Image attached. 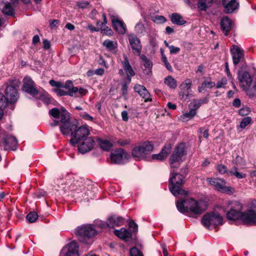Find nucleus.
<instances>
[{
  "label": "nucleus",
  "mask_w": 256,
  "mask_h": 256,
  "mask_svg": "<svg viewBox=\"0 0 256 256\" xmlns=\"http://www.w3.org/2000/svg\"><path fill=\"white\" fill-rule=\"evenodd\" d=\"M178 210L181 213L190 212L192 214L198 216L206 210V204L202 200H196L193 198L178 200L176 202Z\"/></svg>",
  "instance_id": "nucleus-1"
},
{
  "label": "nucleus",
  "mask_w": 256,
  "mask_h": 256,
  "mask_svg": "<svg viewBox=\"0 0 256 256\" xmlns=\"http://www.w3.org/2000/svg\"><path fill=\"white\" fill-rule=\"evenodd\" d=\"M62 132L64 135H70V144L72 146H76L78 142L88 137L90 132L86 126H79L78 122L75 121V124H70L69 127H62Z\"/></svg>",
  "instance_id": "nucleus-2"
},
{
  "label": "nucleus",
  "mask_w": 256,
  "mask_h": 256,
  "mask_svg": "<svg viewBox=\"0 0 256 256\" xmlns=\"http://www.w3.org/2000/svg\"><path fill=\"white\" fill-rule=\"evenodd\" d=\"M226 204L225 210L226 218L230 220H242L243 204L238 201H228Z\"/></svg>",
  "instance_id": "nucleus-3"
},
{
  "label": "nucleus",
  "mask_w": 256,
  "mask_h": 256,
  "mask_svg": "<svg viewBox=\"0 0 256 256\" xmlns=\"http://www.w3.org/2000/svg\"><path fill=\"white\" fill-rule=\"evenodd\" d=\"M172 176L170 178V190L172 194L174 196L179 195L186 196L188 192L182 188L184 183V176L182 174L172 172Z\"/></svg>",
  "instance_id": "nucleus-4"
},
{
  "label": "nucleus",
  "mask_w": 256,
  "mask_h": 256,
  "mask_svg": "<svg viewBox=\"0 0 256 256\" xmlns=\"http://www.w3.org/2000/svg\"><path fill=\"white\" fill-rule=\"evenodd\" d=\"M154 146L150 142H145L134 147L132 150V156L138 160L144 158L146 156L150 153Z\"/></svg>",
  "instance_id": "nucleus-5"
},
{
  "label": "nucleus",
  "mask_w": 256,
  "mask_h": 256,
  "mask_svg": "<svg viewBox=\"0 0 256 256\" xmlns=\"http://www.w3.org/2000/svg\"><path fill=\"white\" fill-rule=\"evenodd\" d=\"M76 234L80 241L84 244H88V239L96 236V231L90 224L83 225L76 229Z\"/></svg>",
  "instance_id": "nucleus-6"
},
{
  "label": "nucleus",
  "mask_w": 256,
  "mask_h": 256,
  "mask_svg": "<svg viewBox=\"0 0 256 256\" xmlns=\"http://www.w3.org/2000/svg\"><path fill=\"white\" fill-rule=\"evenodd\" d=\"M185 144L181 143L178 145L174 148L170 161V164L172 168H178L179 166V162L182 160V158L186 155Z\"/></svg>",
  "instance_id": "nucleus-7"
},
{
  "label": "nucleus",
  "mask_w": 256,
  "mask_h": 256,
  "mask_svg": "<svg viewBox=\"0 0 256 256\" xmlns=\"http://www.w3.org/2000/svg\"><path fill=\"white\" fill-rule=\"evenodd\" d=\"M242 220L246 224H256V200L252 202L248 208L243 212Z\"/></svg>",
  "instance_id": "nucleus-8"
},
{
  "label": "nucleus",
  "mask_w": 256,
  "mask_h": 256,
  "mask_svg": "<svg viewBox=\"0 0 256 256\" xmlns=\"http://www.w3.org/2000/svg\"><path fill=\"white\" fill-rule=\"evenodd\" d=\"M206 181L220 192L226 194H232L234 192L232 187L226 186V182L224 179L209 178H206Z\"/></svg>",
  "instance_id": "nucleus-9"
},
{
  "label": "nucleus",
  "mask_w": 256,
  "mask_h": 256,
  "mask_svg": "<svg viewBox=\"0 0 256 256\" xmlns=\"http://www.w3.org/2000/svg\"><path fill=\"white\" fill-rule=\"evenodd\" d=\"M222 217L219 214L212 212L205 214L202 220V222L206 228H208L212 225L216 227L222 224Z\"/></svg>",
  "instance_id": "nucleus-10"
},
{
  "label": "nucleus",
  "mask_w": 256,
  "mask_h": 256,
  "mask_svg": "<svg viewBox=\"0 0 256 256\" xmlns=\"http://www.w3.org/2000/svg\"><path fill=\"white\" fill-rule=\"evenodd\" d=\"M95 141L94 138L88 136L78 142V149L82 154L90 151L94 147Z\"/></svg>",
  "instance_id": "nucleus-11"
},
{
  "label": "nucleus",
  "mask_w": 256,
  "mask_h": 256,
  "mask_svg": "<svg viewBox=\"0 0 256 256\" xmlns=\"http://www.w3.org/2000/svg\"><path fill=\"white\" fill-rule=\"evenodd\" d=\"M128 158V154L122 148L116 149L110 154L111 160L116 164H122Z\"/></svg>",
  "instance_id": "nucleus-12"
},
{
  "label": "nucleus",
  "mask_w": 256,
  "mask_h": 256,
  "mask_svg": "<svg viewBox=\"0 0 256 256\" xmlns=\"http://www.w3.org/2000/svg\"><path fill=\"white\" fill-rule=\"evenodd\" d=\"M22 86L23 90L34 96L38 94V90L35 86L34 82L30 77H25L24 78Z\"/></svg>",
  "instance_id": "nucleus-13"
},
{
  "label": "nucleus",
  "mask_w": 256,
  "mask_h": 256,
  "mask_svg": "<svg viewBox=\"0 0 256 256\" xmlns=\"http://www.w3.org/2000/svg\"><path fill=\"white\" fill-rule=\"evenodd\" d=\"M5 94L7 100L10 104L16 102L19 98L18 90L12 86H8L6 87Z\"/></svg>",
  "instance_id": "nucleus-14"
},
{
  "label": "nucleus",
  "mask_w": 256,
  "mask_h": 256,
  "mask_svg": "<svg viewBox=\"0 0 256 256\" xmlns=\"http://www.w3.org/2000/svg\"><path fill=\"white\" fill-rule=\"evenodd\" d=\"M128 38L134 54L140 55L142 50V45L140 39L134 34L129 35Z\"/></svg>",
  "instance_id": "nucleus-15"
},
{
  "label": "nucleus",
  "mask_w": 256,
  "mask_h": 256,
  "mask_svg": "<svg viewBox=\"0 0 256 256\" xmlns=\"http://www.w3.org/2000/svg\"><path fill=\"white\" fill-rule=\"evenodd\" d=\"M230 53L232 58L233 64L236 66L244 59V51L237 46H234L230 50Z\"/></svg>",
  "instance_id": "nucleus-16"
},
{
  "label": "nucleus",
  "mask_w": 256,
  "mask_h": 256,
  "mask_svg": "<svg viewBox=\"0 0 256 256\" xmlns=\"http://www.w3.org/2000/svg\"><path fill=\"white\" fill-rule=\"evenodd\" d=\"M238 78L240 86H242L244 90H246L251 84L252 82V79L250 74L247 72H244L241 74L239 72Z\"/></svg>",
  "instance_id": "nucleus-17"
},
{
  "label": "nucleus",
  "mask_w": 256,
  "mask_h": 256,
  "mask_svg": "<svg viewBox=\"0 0 256 256\" xmlns=\"http://www.w3.org/2000/svg\"><path fill=\"white\" fill-rule=\"evenodd\" d=\"M134 88L135 92H138L141 98L144 99L145 102L152 101L150 94L144 86L137 84L134 86Z\"/></svg>",
  "instance_id": "nucleus-18"
},
{
  "label": "nucleus",
  "mask_w": 256,
  "mask_h": 256,
  "mask_svg": "<svg viewBox=\"0 0 256 256\" xmlns=\"http://www.w3.org/2000/svg\"><path fill=\"white\" fill-rule=\"evenodd\" d=\"M124 60L122 62L124 69L126 74L127 78L129 82L131 81V78L135 75V72L130 66L128 58L126 54H123Z\"/></svg>",
  "instance_id": "nucleus-19"
},
{
  "label": "nucleus",
  "mask_w": 256,
  "mask_h": 256,
  "mask_svg": "<svg viewBox=\"0 0 256 256\" xmlns=\"http://www.w3.org/2000/svg\"><path fill=\"white\" fill-rule=\"evenodd\" d=\"M234 26V22L228 16H224L221 19L220 28L226 36L232 30Z\"/></svg>",
  "instance_id": "nucleus-20"
},
{
  "label": "nucleus",
  "mask_w": 256,
  "mask_h": 256,
  "mask_svg": "<svg viewBox=\"0 0 256 256\" xmlns=\"http://www.w3.org/2000/svg\"><path fill=\"white\" fill-rule=\"evenodd\" d=\"M222 4L224 8V12L227 14L233 12L238 6L236 0H222Z\"/></svg>",
  "instance_id": "nucleus-21"
},
{
  "label": "nucleus",
  "mask_w": 256,
  "mask_h": 256,
  "mask_svg": "<svg viewBox=\"0 0 256 256\" xmlns=\"http://www.w3.org/2000/svg\"><path fill=\"white\" fill-rule=\"evenodd\" d=\"M124 224V219L121 216H112L108 218L106 222L108 227L114 228V226H120Z\"/></svg>",
  "instance_id": "nucleus-22"
},
{
  "label": "nucleus",
  "mask_w": 256,
  "mask_h": 256,
  "mask_svg": "<svg viewBox=\"0 0 256 256\" xmlns=\"http://www.w3.org/2000/svg\"><path fill=\"white\" fill-rule=\"evenodd\" d=\"M4 141L6 150H16L18 140L15 137L12 136H8L4 138Z\"/></svg>",
  "instance_id": "nucleus-23"
},
{
  "label": "nucleus",
  "mask_w": 256,
  "mask_h": 256,
  "mask_svg": "<svg viewBox=\"0 0 256 256\" xmlns=\"http://www.w3.org/2000/svg\"><path fill=\"white\" fill-rule=\"evenodd\" d=\"M114 28L118 33L124 34L126 32V29L124 23L118 18H113L112 20Z\"/></svg>",
  "instance_id": "nucleus-24"
},
{
  "label": "nucleus",
  "mask_w": 256,
  "mask_h": 256,
  "mask_svg": "<svg viewBox=\"0 0 256 256\" xmlns=\"http://www.w3.org/2000/svg\"><path fill=\"white\" fill-rule=\"evenodd\" d=\"M114 234L118 238L125 241H128L132 236V233L124 228H121L120 230H114Z\"/></svg>",
  "instance_id": "nucleus-25"
},
{
  "label": "nucleus",
  "mask_w": 256,
  "mask_h": 256,
  "mask_svg": "<svg viewBox=\"0 0 256 256\" xmlns=\"http://www.w3.org/2000/svg\"><path fill=\"white\" fill-rule=\"evenodd\" d=\"M170 147L164 146L160 152L158 154H154L152 155V158L153 160H163L166 158L168 154L170 153Z\"/></svg>",
  "instance_id": "nucleus-26"
},
{
  "label": "nucleus",
  "mask_w": 256,
  "mask_h": 256,
  "mask_svg": "<svg viewBox=\"0 0 256 256\" xmlns=\"http://www.w3.org/2000/svg\"><path fill=\"white\" fill-rule=\"evenodd\" d=\"M60 122L62 123V125L60 127V131L62 132V127L68 128L69 127L70 124H75V121L76 120L73 121H69V115L68 113L66 110H64V112H62L60 114Z\"/></svg>",
  "instance_id": "nucleus-27"
},
{
  "label": "nucleus",
  "mask_w": 256,
  "mask_h": 256,
  "mask_svg": "<svg viewBox=\"0 0 256 256\" xmlns=\"http://www.w3.org/2000/svg\"><path fill=\"white\" fill-rule=\"evenodd\" d=\"M140 58L143 62V65L145 67V68L143 69L144 72L148 75L152 74V63L151 60L144 55H142Z\"/></svg>",
  "instance_id": "nucleus-28"
},
{
  "label": "nucleus",
  "mask_w": 256,
  "mask_h": 256,
  "mask_svg": "<svg viewBox=\"0 0 256 256\" xmlns=\"http://www.w3.org/2000/svg\"><path fill=\"white\" fill-rule=\"evenodd\" d=\"M103 46L109 51L114 52V54L116 53V49L118 48V42L115 40H106L102 43Z\"/></svg>",
  "instance_id": "nucleus-29"
},
{
  "label": "nucleus",
  "mask_w": 256,
  "mask_h": 256,
  "mask_svg": "<svg viewBox=\"0 0 256 256\" xmlns=\"http://www.w3.org/2000/svg\"><path fill=\"white\" fill-rule=\"evenodd\" d=\"M208 101V98H206L201 99H194L190 104L189 106L190 108H192L196 112V110L198 109L202 104H207Z\"/></svg>",
  "instance_id": "nucleus-30"
},
{
  "label": "nucleus",
  "mask_w": 256,
  "mask_h": 256,
  "mask_svg": "<svg viewBox=\"0 0 256 256\" xmlns=\"http://www.w3.org/2000/svg\"><path fill=\"white\" fill-rule=\"evenodd\" d=\"M0 8L4 14L8 16L12 15L14 10L10 2H8L2 1L0 4Z\"/></svg>",
  "instance_id": "nucleus-31"
},
{
  "label": "nucleus",
  "mask_w": 256,
  "mask_h": 256,
  "mask_svg": "<svg viewBox=\"0 0 256 256\" xmlns=\"http://www.w3.org/2000/svg\"><path fill=\"white\" fill-rule=\"evenodd\" d=\"M63 248H66L70 252L71 254H74V256H79L78 254V246L77 243L75 241H72L68 244Z\"/></svg>",
  "instance_id": "nucleus-32"
},
{
  "label": "nucleus",
  "mask_w": 256,
  "mask_h": 256,
  "mask_svg": "<svg viewBox=\"0 0 256 256\" xmlns=\"http://www.w3.org/2000/svg\"><path fill=\"white\" fill-rule=\"evenodd\" d=\"M213 2V0H198V8L201 10L206 11L210 7Z\"/></svg>",
  "instance_id": "nucleus-33"
},
{
  "label": "nucleus",
  "mask_w": 256,
  "mask_h": 256,
  "mask_svg": "<svg viewBox=\"0 0 256 256\" xmlns=\"http://www.w3.org/2000/svg\"><path fill=\"white\" fill-rule=\"evenodd\" d=\"M170 20L173 24L178 25H182L186 22V21L182 19V16L177 13L172 14Z\"/></svg>",
  "instance_id": "nucleus-34"
},
{
  "label": "nucleus",
  "mask_w": 256,
  "mask_h": 256,
  "mask_svg": "<svg viewBox=\"0 0 256 256\" xmlns=\"http://www.w3.org/2000/svg\"><path fill=\"white\" fill-rule=\"evenodd\" d=\"M87 90L83 88H78V87H72V96L80 97L86 94Z\"/></svg>",
  "instance_id": "nucleus-35"
},
{
  "label": "nucleus",
  "mask_w": 256,
  "mask_h": 256,
  "mask_svg": "<svg viewBox=\"0 0 256 256\" xmlns=\"http://www.w3.org/2000/svg\"><path fill=\"white\" fill-rule=\"evenodd\" d=\"M238 168L236 166H234V168L229 170L228 172V175L229 176H234L237 178L241 179L244 178L246 177V174L242 172H238Z\"/></svg>",
  "instance_id": "nucleus-36"
},
{
  "label": "nucleus",
  "mask_w": 256,
  "mask_h": 256,
  "mask_svg": "<svg viewBox=\"0 0 256 256\" xmlns=\"http://www.w3.org/2000/svg\"><path fill=\"white\" fill-rule=\"evenodd\" d=\"M164 82L170 88L174 89L177 86L176 80L172 76H168L166 78Z\"/></svg>",
  "instance_id": "nucleus-37"
},
{
  "label": "nucleus",
  "mask_w": 256,
  "mask_h": 256,
  "mask_svg": "<svg viewBox=\"0 0 256 256\" xmlns=\"http://www.w3.org/2000/svg\"><path fill=\"white\" fill-rule=\"evenodd\" d=\"M99 144L100 148L106 151L110 150L112 146V144L110 141L105 140H100Z\"/></svg>",
  "instance_id": "nucleus-38"
},
{
  "label": "nucleus",
  "mask_w": 256,
  "mask_h": 256,
  "mask_svg": "<svg viewBox=\"0 0 256 256\" xmlns=\"http://www.w3.org/2000/svg\"><path fill=\"white\" fill-rule=\"evenodd\" d=\"M192 84V81L190 79H186L180 85V88L182 90L184 91L188 90L190 88Z\"/></svg>",
  "instance_id": "nucleus-39"
},
{
  "label": "nucleus",
  "mask_w": 256,
  "mask_h": 256,
  "mask_svg": "<svg viewBox=\"0 0 256 256\" xmlns=\"http://www.w3.org/2000/svg\"><path fill=\"white\" fill-rule=\"evenodd\" d=\"M54 91L58 96H60L67 95L72 96V90L70 91H66L59 88H54Z\"/></svg>",
  "instance_id": "nucleus-40"
},
{
  "label": "nucleus",
  "mask_w": 256,
  "mask_h": 256,
  "mask_svg": "<svg viewBox=\"0 0 256 256\" xmlns=\"http://www.w3.org/2000/svg\"><path fill=\"white\" fill-rule=\"evenodd\" d=\"M38 218L37 213L35 212H31L26 216V218L30 222H34Z\"/></svg>",
  "instance_id": "nucleus-41"
},
{
  "label": "nucleus",
  "mask_w": 256,
  "mask_h": 256,
  "mask_svg": "<svg viewBox=\"0 0 256 256\" xmlns=\"http://www.w3.org/2000/svg\"><path fill=\"white\" fill-rule=\"evenodd\" d=\"M232 162L236 166H244L246 164L244 160L239 156H236L235 160L232 161Z\"/></svg>",
  "instance_id": "nucleus-42"
},
{
  "label": "nucleus",
  "mask_w": 256,
  "mask_h": 256,
  "mask_svg": "<svg viewBox=\"0 0 256 256\" xmlns=\"http://www.w3.org/2000/svg\"><path fill=\"white\" fill-rule=\"evenodd\" d=\"M252 122V118L250 117L244 118L240 124V127L242 128H246Z\"/></svg>",
  "instance_id": "nucleus-43"
},
{
  "label": "nucleus",
  "mask_w": 256,
  "mask_h": 256,
  "mask_svg": "<svg viewBox=\"0 0 256 256\" xmlns=\"http://www.w3.org/2000/svg\"><path fill=\"white\" fill-rule=\"evenodd\" d=\"M130 252V256H143L142 252L136 247L132 248Z\"/></svg>",
  "instance_id": "nucleus-44"
},
{
  "label": "nucleus",
  "mask_w": 256,
  "mask_h": 256,
  "mask_svg": "<svg viewBox=\"0 0 256 256\" xmlns=\"http://www.w3.org/2000/svg\"><path fill=\"white\" fill-rule=\"evenodd\" d=\"M135 29L138 34H142L145 32L144 25L141 22H138L136 24Z\"/></svg>",
  "instance_id": "nucleus-45"
},
{
  "label": "nucleus",
  "mask_w": 256,
  "mask_h": 256,
  "mask_svg": "<svg viewBox=\"0 0 256 256\" xmlns=\"http://www.w3.org/2000/svg\"><path fill=\"white\" fill-rule=\"evenodd\" d=\"M200 135L199 138L200 139L201 138H208V130L204 128H200L199 129Z\"/></svg>",
  "instance_id": "nucleus-46"
},
{
  "label": "nucleus",
  "mask_w": 256,
  "mask_h": 256,
  "mask_svg": "<svg viewBox=\"0 0 256 256\" xmlns=\"http://www.w3.org/2000/svg\"><path fill=\"white\" fill-rule=\"evenodd\" d=\"M49 114L54 118H58L60 116V112L58 108H53L50 110Z\"/></svg>",
  "instance_id": "nucleus-47"
},
{
  "label": "nucleus",
  "mask_w": 256,
  "mask_h": 256,
  "mask_svg": "<svg viewBox=\"0 0 256 256\" xmlns=\"http://www.w3.org/2000/svg\"><path fill=\"white\" fill-rule=\"evenodd\" d=\"M217 170L220 174H224L227 173L228 174V170L227 167L224 164H219L217 166Z\"/></svg>",
  "instance_id": "nucleus-48"
},
{
  "label": "nucleus",
  "mask_w": 256,
  "mask_h": 256,
  "mask_svg": "<svg viewBox=\"0 0 256 256\" xmlns=\"http://www.w3.org/2000/svg\"><path fill=\"white\" fill-rule=\"evenodd\" d=\"M188 95L189 92L187 90L184 91V90H182L179 92V96L180 98L184 100H189Z\"/></svg>",
  "instance_id": "nucleus-49"
},
{
  "label": "nucleus",
  "mask_w": 256,
  "mask_h": 256,
  "mask_svg": "<svg viewBox=\"0 0 256 256\" xmlns=\"http://www.w3.org/2000/svg\"><path fill=\"white\" fill-rule=\"evenodd\" d=\"M101 32L102 34H106L108 36H112L113 32L110 28L107 26H105L104 28L100 27Z\"/></svg>",
  "instance_id": "nucleus-50"
},
{
  "label": "nucleus",
  "mask_w": 256,
  "mask_h": 256,
  "mask_svg": "<svg viewBox=\"0 0 256 256\" xmlns=\"http://www.w3.org/2000/svg\"><path fill=\"white\" fill-rule=\"evenodd\" d=\"M72 87H74L72 86V82L70 80H67L65 84L62 83V88H64L66 91H70Z\"/></svg>",
  "instance_id": "nucleus-51"
},
{
  "label": "nucleus",
  "mask_w": 256,
  "mask_h": 256,
  "mask_svg": "<svg viewBox=\"0 0 256 256\" xmlns=\"http://www.w3.org/2000/svg\"><path fill=\"white\" fill-rule=\"evenodd\" d=\"M215 86V83L212 82L204 81L201 86V88L204 90L206 88H212Z\"/></svg>",
  "instance_id": "nucleus-52"
},
{
  "label": "nucleus",
  "mask_w": 256,
  "mask_h": 256,
  "mask_svg": "<svg viewBox=\"0 0 256 256\" xmlns=\"http://www.w3.org/2000/svg\"><path fill=\"white\" fill-rule=\"evenodd\" d=\"M196 114V112L193 110L192 108H190V110L188 112H186L184 114V117L191 118L194 117Z\"/></svg>",
  "instance_id": "nucleus-53"
},
{
  "label": "nucleus",
  "mask_w": 256,
  "mask_h": 256,
  "mask_svg": "<svg viewBox=\"0 0 256 256\" xmlns=\"http://www.w3.org/2000/svg\"><path fill=\"white\" fill-rule=\"evenodd\" d=\"M49 83L52 86L56 87V88H62V82H58L54 80H50Z\"/></svg>",
  "instance_id": "nucleus-54"
},
{
  "label": "nucleus",
  "mask_w": 256,
  "mask_h": 256,
  "mask_svg": "<svg viewBox=\"0 0 256 256\" xmlns=\"http://www.w3.org/2000/svg\"><path fill=\"white\" fill-rule=\"evenodd\" d=\"M154 22L158 23H163L166 21V18L162 16H156L154 20Z\"/></svg>",
  "instance_id": "nucleus-55"
},
{
  "label": "nucleus",
  "mask_w": 256,
  "mask_h": 256,
  "mask_svg": "<svg viewBox=\"0 0 256 256\" xmlns=\"http://www.w3.org/2000/svg\"><path fill=\"white\" fill-rule=\"evenodd\" d=\"M80 115L83 118L86 120H92L94 119V118L92 116H90L89 114H88L86 112H80Z\"/></svg>",
  "instance_id": "nucleus-56"
},
{
  "label": "nucleus",
  "mask_w": 256,
  "mask_h": 256,
  "mask_svg": "<svg viewBox=\"0 0 256 256\" xmlns=\"http://www.w3.org/2000/svg\"><path fill=\"white\" fill-rule=\"evenodd\" d=\"M170 51V54H176L178 53L180 51V48L178 47H176L172 45H171L169 48Z\"/></svg>",
  "instance_id": "nucleus-57"
},
{
  "label": "nucleus",
  "mask_w": 256,
  "mask_h": 256,
  "mask_svg": "<svg viewBox=\"0 0 256 256\" xmlns=\"http://www.w3.org/2000/svg\"><path fill=\"white\" fill-rule=\"evenodd\" d=\"M227 84V80L226 78H222L220 82H218L216 84V87L217 88H220L224 86H225Z\"/></svg>",
  "instance_id": "nucleus-58"
},
{
  "label": "nucleus",
  "mask_w": 256,
  "mask_h": 256,
  "mask_svg": "<svg viewBox=\"0 0 256 256\" xmlns=\"http://www.w3.org/2000/svg\"><path fill=\"white\" fill-rule=\"evenodd\" d=\"M162 62L164 63V66L169 71L172 70V67L170 64L168 62L166 57H164Z\"/></svg>",
  "instance_id": "nucleus-59"
},
{
  "label": "nucleus",
  "mask_w": 256,
  "mask_h": 256,
  "mask_svg": "<svg viewBox=\"0 0 256 256\" xmlns=\"http://www.w3.org/2000/svg\"><path fill=\"white\" fill-rule=\"evenodd\" d=\"M250 112V110L248 108H241L239 110V114L240 115L244 116L248 114Z\"/></svg>",
  "instance_id": "nucleus-60"
},
{
  "label": "nucleus",
  "mask_w": 256,
  "mask_h": 256,
  "mask_svg": "<svg viewBox=\"0 0 256 256\" xmlns=\"http://www.w3.org/2000/svg\"><path fill=\"white\" fill-rule=\"evenodd\" d=\"M89 5V2L86 1H82L78 3V6L82 8H86Z\"/></svg>",
  "instance_id": "nucleus-61"
},
{
  "label": "nucleus",
  "mask_w": 256,
  "mask_h": 256,
  "mask_svg": "<svg viewBox=\"0 0 256 256\" xmlns=\"http://www.w3.org/2000/svg\"><path fill=\"white\" fill-rule=\"evenodd\" d=\"M59 21L57 20H54L50 21V26L51 28H53L58 25Z\"/></svg>",
  "instance_id": "nucleus-62"
},
{
  "label": "nucleus",
  "mask_w": 256,
  "mask_h": 256,
  "mask_svg": "<svg viewBox=\"0 0 256 256\" xmlns=\"http://www.w3.org/2000/svg\"><path fill=\"white\" fill-rule=\"evenodd\" d=\"M129 226L130 228H134V232H135L138 230V226L136 223L133 220H132L129 223Z\"/></svg>",
  "instance_id": "nucleus-63"
},
{
  "label": "nucleus",
  "mask_w": 256,
  "mask_h": 256,
  "mask_svg": "<svg viewBox=\"0 0 256 256\" xmlns=\"http://www.w3.org/2000/svg\"><path fill=\"white\" fill-rule=\"evenodd\" d=\"M44 48L46 50H48L50 48V42L46 39L43 40Z\"/></svg>",
  "instance_id": "nucleus-64"
}]
</instances>
